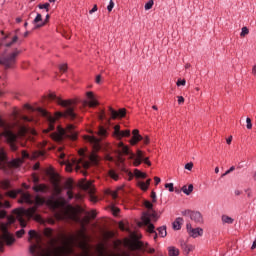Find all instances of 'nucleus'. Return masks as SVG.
Returning a JSON list of instances; mask_svg holds the SVG:
<instances>
[{"mask_svg":"<svg viewBox=\"0 0 256 256\" xmlns=\"http://www.w3.org/2000/svg\"><path fill=\"white\" fill-rule=\"evenodd\" d=\"M49 7H50L49 3H44V4H39L38 5V9H45L46 12H49Z\"/></svg>","mask_w":256,"mask_h":256,"instance_id":"42","label":"nucleus"},{"mask_svg":"<svg viewBox=\"0 0 256 256\" xmlns=\"http://www.w3.org/2000/svg\"><path fill=\"white\" fill-rule=\"evenodd\" d=\"M188 235L193 237V239H197V237H202L203 230L202 228H193Z\"/></svg>","mask_w":256,"mask_h":256,"instance_id":"23","label":"nucleus"},{"mask_svg":"<svg viewBox=\"0 0 256 256\" xmlns=\"http://www.w3.org/2000/svg\"><path fill=\"white\" fill-rule=\"evenodd\" d=\"M118 155L119 157H121L122 155H129L130 159L134 160L135 167H139V165H141V163L143 162L149 167H151V161H149L148 157H145L143 151L138 149L135 154L131 152L129 150V146H126L125 144H123V142H120L118 144Z\"/></svg>","mask_w":256,"mask_h":256,"instance_id":"3","label":"nucleus"},{"mask_svg":"<svg viewBox=\"0 0 256 256\" xmlns=\"http://www.w3.org/2000/svg\"><path fill=\"white\" fill-rule=\"evenodd\" d=\"M6 195L11 197V199H15L17 195H21L19 203H27V205H33L34 203L33 199L31 198V194L28 192L25 193L21 189L9 191L6 193Z\"/></svg>","mask_w":256,"mask_h":256,"instance_id":"10","label":"nucleus"},{"mask_svg":"<svg viewBox=\"0 0 256 256\" xmlns=\"http://www.w3.org/2000/svg\"><path fill=\"white\" fill-rule=\"evenodd\" d=\"M185 103V98L183 96H178V105H183Z\"/></svg>","mask_w":256,"mask_h":256,"instance_id":"60","label":"nucleus"},{"mask_svg":"<svg viewBox=\"0 0 256 256\" xmlns=\"http://www.w3.org/2000/svg\"><path fill=\"white\" fill-rule=\"evenodd\" d=\"M49 99L51 101H56V103L58 105H61V107H63L64 110L61 112H56V117L54 118L53 116H51V114H49V112H47V110L43 108H38V113L42 115V117H46V119H48L49 121L48 129L45 130L46 133L55 130V119L64 117V119H70L71 121H73V119L77 117V114L75 113V101L63 100L53 93L49 94Z\"/></svg>","mask_w":256,"mask_h":256,"instance_id":"2","label":"nucleus"},{"mask_svg":"<svg viewBox=\"0 0 256 256\" xmlns=\"http://www.w3.org/2000/svg\"><path fill=\"white\" fill-rule=\"evenodd\" d=\"M33 24L36 25L35 29L45 27V22H43V16L41 15V13H37L36 17L33 20Z\"/></svg>","mask_w":256,"mask_h":256,"instance_id":"20","label":"nucleus"},{"mask_svg":"<svg viewBox=\"0 0 256 256\" xmlns=\"http://www.w3.org/2000/svg\"><path fill=\"white\" fill-rule=\"evenodd\" d=\"M185 169H187V171H191L193 169V163L190 162V163L185 164Z\"/></svg>","mask_w":256,"mask_h":256,"instance_id":"54","label":"nucleus"},{"mask_svg":"<svg viewBox=\"0 0 256 256\" xmlns=\"http://www.w3.org/2000/svg\"><path fill=\"white\" fill-rule=\"evenodd\" d=\"M221 221L223 225H233V223H235V219L225 214L221 216Z\"/></svg>","mask_w":256,"mask_h":256,"instance_id":"28","label":"nucleus"},{"mask_svg":"<svg viewBox=\"0 0 256 256\" xmlns=\"http://www.w3.org/2000/svg\"><path fill=\"white\" fill-rule=\"evenodd\" d=\"M144 206L146 207V209H149V211H153V203H151L150 201H145Z\"/></svg>","mask_w":256,"mask_h":256,"instance_id":"44","label":"nucleus"},{"mask_svg":"<svg viewBox=\"0 0 256 256\" xmlns=\"http://www.w3.org/2000/svg\"><path fill=\"white\" fill-rule=\"evenodd\" d=\"M9 208H11V204L9 203V201H5L4 203L0 202V209H9Z\"/></svg>","mask_w":256,"mask_h":256,"instance_id":"40","label":"nucleus"},{"mask_svg":"<svg viewBox=\"0 0 256 256\" xmlns=\"http://www.w3.org/2000/svg\"><path fill=\"white\" fill-rule=\"evenodd\" d=\"M7 161V153L3 148H0V169L5 167V163Z\"/></svg>","mask_w":256,"mask_h":256,"instance_id":"25","label":"nucleus"},{"mask_svg":"<svg viewBox=\"0 0 256 256\" xmlns=\"http://www.w3.org/2000/svg\"><path fill=\"white\" fill-rule=\"evenodd\" d=\"M82 189H84V191H87V193H89L90 195V201L92 203H97V198L95 197V186H93V182L91 181H86L82 184Z\"/></svg>","mask_w":256,"mask_h":256,"instance_id":"13","label":"nucleus"},{"mask_svg":"<svg viewBox=\"0 0 256 256\" xmlns=\"http://www.w3.org/2000/svg\"><path fill=\"white\" fill-rule=\"evenodd\" d=\"M2 189H9L11 187V182L9 180H4L1 182Z\"/></svg>","mask_w":256,"mask_h":256,"instance_id":"37","label":"nucleus"},{"mask_svg":"<svg viewBox=\"0 0 256 256\" xmlns=\"http://www.w3.org/2000/svg\"><path fill=\"white\" fill-rule=\"evenodd\" d=\"M98 135L100 137H106L107 136V130L103 127H100L99 130H98Z\"/></svg>","mask_w":256,"mask_h":256,"instance_id":"39","label":"nucleus"},{"mask_svg":"<svg viewBox=\"0 0 256 256\" xmlns=\"http://www.w3.org/2000/svg\"><path fill=\"white\" fill-rule=\"evenodd\" d=\"M109 175H110L111 179H114V181H119V174H117V172H115V170H110Z\"/></svg>","mask_w":256,"mask_h":256,"instance_id":"35","label":"nucleus"},{"mask_svg":"<svg viewBox=\"0 0 256 256\" xmlns=\"http://www.w3.org/2000/svg\"><path fill=\"white\" fill-rule=\"evenodd\" d=\"M190 219L195 223H203V215L199 211H192Z\"/></svg>","mask_w":256,"mask_h":256,"instance_id":"21","label":"nucleus"},{"mask_svg":"<svg viewBox=\"0 0 256 256\" xmlns=\"http://www.w3.org/2000/svg\"><path fill=\"white\" fill-rule=\"evenodd\" d=\"M65 189H67L66 195L68 197L67 199L68 202L71 201L74 197L77 200L81 199V196L79 194H76L75 196L73 194V182L71 181L66 182Z\"/></svg>","mask_w":256,"mask_h":256,"instance_id":"14","label":"nucleus"},{"mask_svg":"<svg viewBox=\"0 0 256 256\" xmlns=\"http://www.w3.org/2000/svg\"><path fill=\"white\" fill-rule=\"evenodd\" d=\"M19 221H20V225H21L22 229H20V230H18V231L16 232V236H17L19 239H21V237H23V235H25V227H27V222H25V221L23 220V218H20Z\"/></svg>","mask_w":256,"mask_h":256,"instance_id":"22","label":"nucleus"},{"mask_svg":"<svg viewBox=\"0 0 256 256\" xmlns=\"http://www.w3.org/2000/svg\"><path fill=\"white\" fill-rule=\"evenodd\" d=\"M139 187L142 189V191H147V189H149L145 182H139Z\"/></svg>","mask_w":256,"mask_h":256,"instance_id":"47","label":"nucleus"},{"mask_svg":"<svg viewBox=\"0 0 256 256\" xmlns=\"http://www.w3.org/2000/svg\"><path fill=\"white\" fill-rule=\"evenodd\" d=\"M152 212H144L142 214V222L144 225H147V231L148 233H152L154 235V241H157V231H155V225L151 223V219L153 221H157L159 219V215H157V212L155 210H151Z\"/></svg>","mask_w":256,"mask_h":256,"instance_id":"7","label":"nucleus"},{"mask_svg":"<svg viewBox=\"0 0 256 256\" xmlns=\"http://www.w3.org/2000/svg\"><path fill=\"white\" fill-rule=\"evenodd\" d=\"M191 213H193V211L191 210H183L181 212V214L184 216V217H191Z\"/></svg>","mask_w":256,"mask_h":256,"instance_id":"49","label":"nucleus"},{"mask_svg":"<svg viewBox=\"0 0 256 256\" xmlns=\"http://www.w3.org/2000/svg\"><path fill=\"white\" fill-rule=\"evenodd\" d=\"M21 55V50L15 49L8 56L0 58V65H3L5 69H12L15 67V63H17V57Z\"/></svg>","mask_w":256,"mask_h":256,"instance_id":"8","label":"nucleus"},{"mask_svg":"<svg viewBox=\"0 0 256 256\" xmlns=\"http://www.w3.org/2000/svg\"><path fill=\"white\" fill-rule=\"evenodd\" d=\"M187 233L189 234L190 231H193V227L191 226V223L186 224Z\"/></svg>","mask_w":256,"mask_h":256,"instance_id":"63","label":"nucleus"},{"mask_svg":"<svg viewBox=\"0 0 256 256\" xmlns=\"http://www.w3.org/2000/svg\"><path fill=\"white\" fill-rule=\"evenodd\" d=\"M187 81L185 79H178L176 82L177 87H185Z\"/></svg>","mask_w":256,"mask_h":256,"instance_id":"43","label":"nucleus"},{"mask_svg":"<svg viewBox=\"0 0 256 256\" xmlns=\"http://www.w3.org/2000/svg\"><path fill=\"white\" fill-rule=\"evenodd\" d=\"M144 145H149L150 140H149V136H146L145 138L142 139Z\"/></svg>","mask_w":256,"mask_h":256,"instance_id":"62","label":"nucleus"},{"mask_svg":"<svg viewBox=\"0 0 256 256\" xmlns=\"http://www.w3.org/2000/svg\"><path fill=\"white\" fill-rule=\"evenodd\" d=\"M182 191L185 195H191V193H193V184L188 185V187L183 186Z\"/></svg>","mask_w":256,"mask_h":256,"instance_id":"31","label":"nucleus"},{"mask_svg":"<svg viewBox=\"0 0 256 256\" xmlns=\"http://www.w3.org/2000/svg\"><path fill=\"white\" fill-rule=\"evenodd\" d=\"M29 157H30V156H29V153H27V151H25V150L22 151V160H23V159H29Z\"/></svg>","mask_w":256,"mask_h":256,"instance_id":"58","label":"nucleus"},{"mask_svg":"<svg viewBox=\"0 0 256 256\" xmlns=\"http://www.w3.org/2000/svg\"><path fill=\"white\" fill-rule=\"evenodd\" d=\"M182 249L184 251V253H186V255H189V253H191V246L184 244L182 245Z\"/></svg>","mask_w":256,"mask_h":256,"instance_id":"41","label":"nucleus"},{"mask_svg":"<svg viewBox=\"0 0 256 256\" xmlns=\"http://www.w3.org/2000/svg\"><path fill=\"white\" fill-rule=\"evenodd\" d=\"M9 167H13L14 169L19 168L20 165H23V158H15L12 159L9 163H8Z\"/></svg>","mask_w":256,"mask_h":256,"instance_id":"24","label":"nucleus"},{"mask_svg":"<svg viewBox=\"0 0 256 256\" xmlns=\"http://www.w3.org/2000/svg\"><path fill=\"white\" fill-rule=\"evenodd\" d=\"M121 210L119 209V208H117V207H113L112 208V213H113V215H119V212H120Z\"/></svg>","mask_w":256,"mask_h":256,"instance_id":"59","label":"nucleus"},{"mask_svg":"<svg viewBox=\"0 0 256 256\" xmlns=\"http://www.w3.org/2000/svg\"><path fill=\"white\" fill-rule=\"evenodd\" d=\"M7 217V212L5 210L0 211V219H5Z\"/></svg>","mask_w":256,"mask_h":256,"instance_id":"57","label":"nucleus"},{"mask_svg":"<svg viewBox=\"0 0 256 256\" xmlns=\"http://www.w3.org/2000/svg\"><path fill=\"white\" fill-rule=\"evenodd\" d=\"M45 203V199L36 196L35 198V206H32L28 209H23V208H19L14 210L18 217H21L23 215V213H26V215H28L29 217H33V215H35V213H37V207H41V205H43Z\"/></svg>","mask_w":256,"mask_h":256,"instance_id":"9","label":"nucleus"},{"mask_svg":"<svg viewBox=\"0 0 256 256\" xmlns=\"http://www.w3.org/2000/svg\"><path fill=\"white\" fill-rule=\"evenodd\" d=\"M66 171L71 173V171H73V166L71 164H66Z\"/></svg>","mask_w":256,"mask_h":256,"instance_id":"61","label":"nucleus"},{"mask_svg":"<svg viewBox=\"0 0 256 256\" xmlns=\"http://www.w3.org/2000/svg\"><path fill=\"white\" fill-rule=\"evenodd\" d=\"M151 198H152V203H157V193H155V191L151 192Z\"/></svg>","mask_w":256,"mask_h":256,"instance_id":"52","label":"nucleus"},{"mask_svg":"<svg viewBox=\"0 0 256 256\" xmlns=\"http://www.w3.org/2000/svg\"><path fill=\"white\" fill-rule=\"evenodd\" d=\"M245 35H249V28L243 27L240 33V37H245Z\"/></svg>","mask_w":256,"mask_h":256,"instance_id":"45","label":"nucleus"},{"mask_svg":"<svg viewBox=\"0 0 256 256\" xmlns=\"http://www.w3.org/2000/svg\"><path fill=\"white\" fill-rule=\"evenodd\" d=\"M4 137L10 146L11 151H17V134L11 130V124H7L0 117V139Z\"/></svg>","mask_w":256,"mask_h":256,"instance_id":"5","label":"nucleus"},{"mask_svg":"<svg viewBox=\"0 0 256 256\" xmlns=\"http://www.w3.org/2000/svg\"><path fill=\"white\" fill-rule=\"evenodd\" d=\"M233 171H235V166L230 167L224 174H222V177L229 175V173H233Z\"/></svg>","mask_w":256,"mask_h":256,"instance_id":"51","label":"nucleus"},{"mask_svg":"<svg viewBox=\"0 0 256 256\" xmlns=\"http://www.w3.org/2000/svg\"><path fill=\"white\" fill-rule=\"evenodd\" d=\"M146 253H150V255H153V253H155V248H151L148 246L147 249H145Z\"/></svg>","mask_w":256,"mask_h":256,"instance_id":"56","label":"nucleus"},{"mask_svg":"<svg viewBox=\"0 0 256 256\" xmlns=\"http://www.w3.org/2000/svg\"><path fill=\"white\" fill-rule=\"evenodd\" d=\"M59 69H60V71H62L63 73H65V71H67V64H61V65L59 66Z\"/></svg>","mask_w":256,"mask_h":256,"instance_id":"55","label":"nucleus"},{"mask_svg":"<svg viewBox=\"0 0 256 256\" xmlns=\"http://www.w3.org/2000/svg\"><path fill=\"white\" fill-rule=\"evenodd\" d=\"M85 141H87L88 143H90L91 145H93V148L97 151L101 148L100 144L101 143V139L97 138L95 136H86L85 137Z\"/></svg>","mask_w":256,"mask_h":256,"instance_id":"17","label":"nucleus"},{"mask_svg":"<svg viewBox=\"0 0 256 256\" xmlns=\"http://www.w3.org/2000/svg\"><path fill=\"white\" fill-rule=\"evenodd\" d=\"M86 95L89 101L84 100L83 105L85 106L88 105L89 107H97L98 103H97V100H95V96L93 95V92H87Z\"/></svg>","mask_w":256,"mask_h":256,"instance_id":"18","label":"nucleus"},{"mask_svg":"<svg viewBox=\"0 0 256 256\" xmlns=\"http://www.w3.org/2000/svg\"><path fill=\"white\" fill-rule=\"evenodd\" d=\"M168 255L169 256H179V249H177L176 247L174 246H170L168 248Z\"/></svg>","mask_w":256,"mask_h":256,"instance_id":"29","label":"nucleus"},{"mask_svg":"<svg viewBox=\"0 0 256 256\" xmlns=\"http://www.w3.org/2000/svg\"><path fill=\"white\" fill-rule=\"evenodd\" d=\"M48 189L49 188L45 184H39L33 187V191H35V193H47Z\"/></svg>","mask_w":256,"mask_h":256,"instance_id":"26","label":"nucleus"},{"mask_svg":"<svg viewBox=\"0 0 256 256\" xmlns=\"http://www.w3.org/2000/svg\"><path fill=\"white\" fill-rule=\"evenodd\" d=\"M160 237H167V226H161L157 229Z\"/></svg>","mask_w":256,"mask_h":256,"instance_id":"32","label":"nucleus"},{"mask_svg":"<svg viewBox=\"0 0 256 256\" xmlns=\"http://www.w3.org/2000/svg\"><path fill=\"white\" fill-rule=\"evenodd\" d=\"M109 112L112 119L123 118L125 115H127V110L125 108H121L119 111H116L112 107H109Z\"/></svg>","mask_w":256,"mask_h":256,"instance_id":"16","label":"nucleus"},{"mask_svg":"<svg viewBox=\"0 0 256 256\" xmlns=\"http://www.w3.org/2000/svg\"><path fill=\"white\" fill-rule=\"evenodd\" d=\"M24 107H25V109H28V111H35V109L32 108V106L29 104H25Z\"/></svg>","mask_w":256,"mask_h":256,"instance_id":"64","label":"nucleus"},{"mask_svg":"<svg viewBox=\"0 0 256 256\" xmlns=\"http://www.w3.org/2000/svg\"><path fill=\"white\" fill-rule=\"evenodd\" d=\"M165 189H168V191H170V193H173V191L175 190L173 187V183H166Z\"/></svg>","mask_w":256,"mask_h":256,"instance_id":"46","label":"nucleus"},{"mask_svg":"<svg viewBox=\"0 0 256 256\" xmlns=\"http://www.w3.org/2000/svg\"><path fill=\"white\" fill-rule=\"evenodd\" d=\"M15 243V236L9 233L7 224H0V253H3L5 245L11 247Z\"/></svg>","mask_w":256,"mask_h":256,"instance_id":"6","label":"nucleus"},{"mask_svg":"<svg viewBox=\"0 0 256 256\" xmlns=\"http://www.w3.org/2000/svg\"><path fill=\"white\" fill-rule=\"evenodd\" d=\"M83 253L77 254L69 244L63 246L44 247L39 241L29 247V253L33 256H91L87 244L82 246Z\"/></svg>","mask_w":256,"mask_h":256,"instance_id":"1","label":"nucleus"},{"mask_svg":"<svg viewBox=\"0 0 256 256\" xmlns=\"http://www.w3.org/2000/svg\"><path fill=\"white\" fill-rule=\"evenodd\" d=\"M139 141H143V136H141V134H139L138 129H134L132 131V138L130 140V144L137 145V143H139Z\"/></svg>","mask_w":256,"mask_h":256,"instance_id":"19","label":"nucleus"},{"mask_svg":"<svg viewBox=\"0 0 256 256\" xmlns=\"http://www.w3.org/2000/svg\"><path fill=\"white\" fill-rule=\"evenodd\" d=\"M48 203L53 207V209L61 207V202H59V200H49Z\"/></svg>","mask_w":256,"mask_h":256,"instance_id":"33","label":"nucleus"},{"mask_svg":"<svg viewBox=\"0 0 256 256\" xmlns=\"http://www.w3.org/2000/svg\"><path fill=\"white\" fill-rule=\"evenodd\" d=\"M155 2H153V0H149L145 6H144V9L145 11H149V9H153V5H154Z\"/></svg>","mask_w":256,"mask_h":256,"instance_id":"38","label":"nucleus"},{"mask_svg":"<svg viewBox=\"0 0 256 256\" xmlns=\"http://www.w3.org/2000/svg\"><path fill=\"white\" fill-rule=\"evenodd\" d=\"M58 151L60 153L59 154L60 159H65V153L63 152V147H59Z\"/></svg>","mask_w":256,"mask_h":256,"instance_id":"53","label":"nucleus"},{"mask_svg":"<svg viewBox=\"0 0 256 256\" xmlns=\"http://www.w3.org/2000/svg\"><path fill=\"white\" fill-rule=\"evenodd\" d=\"M44 235H45L48 239H53V229L46 228V229L44 230Z\"/></svg>","mask_w":256,"mask_h":256,"instance_id":"34","label":"nucleus"},{"mask_svg":"<svg viewBox=\"0 0 256 256\" xmlns=\"http://www.w3.org/2000/svg\"><path fill=\"white\" fill-rule=\"evenodd\" d=\"M246 127L247 129H253V124L251 123V118H246Z\"/></svg>","mask_w":256,"mask_h":256,"instance_id":"50","label":"nucleus"},{"mask_svg":"<svg viewBox=\"0 0 256 256\" xmlns=\"http://www.w3.org/2000/svg\"><path fill=\"white\" fill-rule=\"evenodd\" d=\"M181 225H183V218L178 217L173 222L172 227H173L174 231H180Z\"/></svg>","mask_w":256,"mask_h":256,"instance_id":"27","label":"nucleus"},{"mask_svg":"<svg viewBox=\"0 0 256 256\" xmlns=\"http://www.w3.org/2000/svg\"><path fill=\"white\" fill-rule=\"evenodd\" d=\"M29 238L28 241L31 243V239H37V232L35 230H30L28 232Z\"/></svg>","mask_w":256,"mask_h":256,"instance_id":"36","label":"nucleus"},{"mask_svg":"<svg viewBox=\"0 0 256 256\" xmlns=\"http://www.w3.org/2000/svg\"><path fill=\"white\" fill-rule=\"evenodd\" d=\"M124 246L130 251H145L149 248V243H144L139 240L126 239L124 241Z\"/></svg>","mask_w":256,"mask_h":256,"instance_id":"11","label":"nucleus"},{"mask_svg":"<svg viewBox=\"0 0 256 256\" xmlns=\"http://www.w3.org/2000/svg\"><path fill=\"white\" fill-rule=\"evenodd\" d=\"M50 137L61 143V141H65V139H70V141L77 140V132L75 131V125L68 124L66 129H63L58 126L57 131L50 134Z\"/></svg>","mask_w":256,"mask_h":256,"instance_id":"4","label":"nucleus"},{"mask_svg":"<svg viewBox=\"0 0 256 256\" xmlns=\"http://www.w3.org/2000/svg\"><path fill=\"white\" fill-rule=\"evenodd\" d=\"M17 33H19V29L15 30V35L13 34H7L0 40L1 47H13L17 41H19V36H17Z\"/></svg>","mask_w":256,"mask_h":256,"instance_id":"12","label":"nucleus"},{"mask_svg":"<svg viewBox=\"0 0 256 256\" xmlns=\"http://www.w3.org/2000/svg\"><path fill=\"white\" fill-rule=\"evenodd\" d=\"M113 7H115V2H113V0H110L109 5L107 6V10L109 11V13L113 11Z\"/></svg>","mask_w":256,"mask_h":256,"instance_id":"48","label":"nucleus"},{"mask_svg":"<svg viewBox=\"0 0 256 256\" xmlns=\"http://www.w3.org/2000/svg\"><path fill=\"white\" fill-rule=\"evenodd\" d=\"M134 176L137 178V179H145L147 177V174L145 172H141L140 170L138 169H135L134 170Z\"/></svg>","mask_w":256,"mask_h":256,"instance_id":"30","label":"nucleus"},{"mask_svg":"<svg viewBox=\"0 0 256 256\" xmlns=\"http://www.w3.org/2000/svg\"><path fill=\"white\" fill-rule=\"evenodd\" d=\"M114 135L117 139H123V137H131V130L121 131V127L119 125L114 126Z\"/></svg>","mask_w":256,"mask_h":256,"instance_id":"15","label":"nucleus"}]
</instances>
